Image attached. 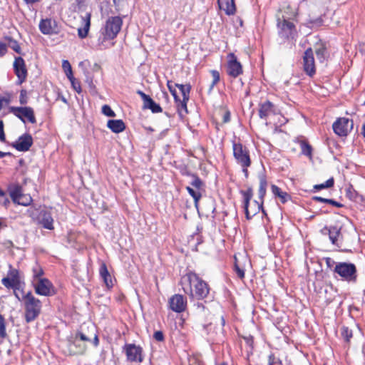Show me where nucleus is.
Listing matches in <instances>:
<instances>
[{"label": "nucleus", "instance_id": "nucleus-22", "mask_svg": "<svg viewBox=\"0 0 365 365\" xmlns=\"http://www.w3.org/2000/svg\"><path fill=\"white\" fill-rule=\"evenodd\" d=\"M37 220L43 228L49 230L54 229L53 219L50 211L45 209L41 210L38 215Z\"/></svg>", "mask_w": 365, "mask_h": 365}, {"label": "nucleus", "instance_id": "nucleus-46", "mask_svg": "<svg viewBox=\"0 0 365 365\" xmlns=\"http://www.w3.org/2000/svg\"><path fill=\"white\" fill-rule=\"evenodd\" d=\"M29 98L27 96V91L25 89H22L20 91L19 103L21 105H26L28 103Z\"/></svg>", "mask_w": 365, "mask_h": 365}, {"label": "nucleus", "instance_id": "nucleus-60", "mask_svg": "<svg viewBox=\"0 0 365 365\" xmlns=\"http://www.w3.org/2000/svg\"><path fill=\"white\" fill-rule=\"evenodd\" d=\"M327 199L328 198H324V197H319V196H313L312 198V200L314 201L320 202H323V203H327Z\"/></svg>", "mask_w": 365, "mask_h": 365}, {"label": "nucleus", "instance_id": "nucleus-59", "mask_svg": "<svg viewBox=\"0 0 365 365\" xmlns=\"http://www.w3.org/2000/svg\"><path fill=\"white\" fill-rule=\"evenodd\" d=\"M230 121V112L227 110L225 112L222 116V122L224 123H229Z\"/></svg>", "mask_w": 365, "mask_h": 365}, {"label": "nucleus", "instance_id": "nucleus-24", "mask_svg": "<svg viewBox=\"0 0 365 365\" xmlns=\"http://www.w3.org/2000/svg\"><path fill=\"white\" fill-rule=\"evenodd\" d=\"M314 50L317 58L320 63L325 62L329 56L325 43L322 41L316 43L314 46Z\"/></svg>", "mask_w": 365, "mask_h": 365}, {"label": "nucleus", "instance_id": "nucleus-58", "mask_svg": "<svg viewBox=\"0 0 365 365\" xmlns=\"http://www.w3.org/2000/svg\"><path fill=\"white\" fill-rule=\"evenodd\" d=\"M8 44L0 42V56H4L7 52Z\"/></svg>", "mask_w": 365, "mask_h": 365}, {"label": "nucleus", "instance_id": "nucleus-40", "mask_svg": "<svg viewBox=\"0 0 365 365\" xmlns=\"http://www.w3.org/2000/svg\"><path fill=\"white\" fill-rule=\"evenodd\" d=\"M307 26L312 29H317L323 24V19L321 17H318L314 19H309L307 23Z\"/></svg>", "mask_w": 365, "mask_h": 365}, {"label": "nucleus", "instance_id": "nucleus-15", "mask_svg": "<svg viewBox=\"0 0 365 365\" xmlns=\"http://www.w3.org/2000/svg\"><path fill=\"white\" fill-rule=\"evenodd\" d=\"M13 66L14 73L18 78L17 84L21 85L26 81L28 73L23 58L21 56L15 57Z\"/></svg>", "mask_w": 365, "mask_h": 365}, {"label": "nucleus", "instance_id": "nucleus-27", "mask_svg": "<svg viewBox=\"0 0 365 365\" xmlns=\"http://www.w3.org/2000/svg\"><path fill=\"white\" fill-rule=\"evenodd\" d=\"M99 273L107 287H112L113 284L112 282L111 276L108 270L106 264L104 262L101 263V264Z\"/></svg>", "mask_w": 365, "mask_h": 365}, {"label": "nucleus", "instance_id": "nucleus-6", "mask_svg": "<svg viewBox=\"0 0 365 365\" xmlns=\"http://www.w3.org/2000/svg\"><path fill=\"white\" fill-rule=\"evenodd\" d=\"M320 232L322 235L328 236L331 243L340 249L343 252H351V250L343 247L341 227L338 225L324 226Z\"/></svg>", "mask_w": 365, "mask_h": 365}, {"label": "nucleus", "instance_id": "nucleus-45", "mask_svg": "<svg viewBox=\"0 0 365 365\" xmlns=\"http://www.w3.org/2000/svg\"><path fill=\"white\" fill-rule=\"evenodd\" d=\"M7 277L9 278L14 279L16 282H20L19 272V270L16 269H12L11 267V269L8 272V276Z\"/></svg>", "mask_w": 365, "mask_h": 365}, {"label": "nucleus", "instance_id": "nucleus-36", "mask_svg": "<svg viewBox=\"0 0 365 365\" xmlns=\"http://www.w3.org/2000/svg\"><path fill=\"white\" fill-rule=\"evenodd\" d=\"M341 334L346 343L349 344L353 336V331L348 327L342 326L341 328Z\"/></svg>", "mask_w": 365, "mask_h": 365}, {"label": "nucleus", "instance_id": "nucleus-57", "mask_svg": "<svg viewBox=\"0 0 365 365\" xmlns=\"http://www.w3.org/2000/svg\"><path fill=\"white\" fill-rule=\"evenodd\" d=\"M324 260H325L327 267H329L330 269H331L334 266L335 267L336 264L337 263L333 259H331L330 257H326L324 259Z\"/></svg>", "mask_w": 365, "mask_h": 365}, {"label": "nucleus", "instance_id": "nucleus-17", "mask_svg": "<svg viewBox=\"0 0 365 365\" xmlns=\"http://www.w3.org/2000/svg\"><path fill=\"white\" fill-rule=\"evenodd\" d=\"M169 307L177 313H181L186 309L187 299L182 294H174L169 299Z\"/></svg>", "mask_w": 365, "mask_h": 365}, {"label": "nucleus", "instance_id": "nucleus-31", "mask_svg": "<svg viewBox=\"0 0 365 365\" xmlns=\"http://www.w3.org/2000/svg\"><path fill=\"white\" fill-rule=\"evenodd\" d=\"M91 14H88L86 19H83V21L85 22V25L83 28H79L78 29V35L79 38H84L88 36L90 25H91Z\"/></svg>", "mask_w": 365, "mask_h": 365}, {"label": "nucleus", "instance_id": "nucleus-38", "mask_svg": "<svg viewBox=\"0 0 365 365\" xmlns=\"http://www.w3.org/2000/svg\"><path fill=\"white\" fill-rule=\"evenodd\" d=\"M334 185V180L333 178H330L325 182L317 184L314 185V191H319L323 189L329 188L333 187Z\"/></svg>", "mask_w": 365, "mask_h": 365}, {"label": "nucleus", "instance_id": "nucleus-62", "mask_svg": "<svg viewBox=\"0 0 365 365\" xmlns=\"http://www.w3.org/2000/svg\"><path fill=\"white\" fill-rule=\"evenodd\" d=\"M13 292H14V296L18 299L19 301H21L22 299V297L21 298L19 294V292H20L21 293V290H23L22 289H21L20 288L19 289H15V288H13Z\"/></svg>", "mask_w": 365, "mask_h": 365}, {"label": "nucleus", "instance_id": "nucleus-34", "mask_svg": "<svg viewBox=\"0 0 365 365\" xmlns=\"http://www.w3.org/2000/svg\"><path fill=\"white\" fill-rule=\"evenodd\" d=\"M6 320L4 315L0 313V339L4 340L8 338L6 332Z\"/></svg>", "mask_w": 365, "mask_h": 365}, {"label": "nucleus", "instance_id": "nucleus-25", "mask_svg": "<svg viewBox=\"0 0 365 365\" xmlns=\"http://www.w3.org/2000/svg\"><path fill=\"white\" fill-rule=\"evenodd\" d=\"M218 5L221 10L227 15H232L236 11L234 0H218Z\"/></svg>", "mask_w": 365, "mask_h": 365}, {"label": "nucleus", "instance_id": "nucleus-63", "mask_svg": "<svg viewBox=\"0 0 365 365\" xmlns=\"http://www.w3.org/2000/svg\"><path fill=\"white\" fill-rule=\"evenodd\" d=\"M3 245L6 248H10V247H12L14 246V244H13V242L11 240H6L5 242H3Z\"/></svg>", "mask_w": 365, "mask_h": 365}, {"label": "nucleus", "instance_id": "nucleus-16", "mask_svg": "<svg viewBox=\"0 0 365 365\" xmlns=\"http://www.w3.org/2000/svg\"><path fill=\"white\" fill-rule=\"evenodd\" d=\"M304 71L309 77H312L316 73L314 53L312 48H307L303 56Z\"/></svg>", "mask_w": 365, "mask_h": 365}, {"label": "nucleus", "instance_id": "nucleus-18", "mask_svg": "<svg viewBox=\"0 0 365 365\" xmlns=\"http://www.w3.org/2000/svg\"><path fill=\"white\" fill-rule=\"evenodd\" d=\"M39 29L45 35L58 34L60 32L57 22L51 19H42L39 23Z\"/></svg>", "mask_w": 365, "mask_h": 365}, {"label": "nucleus", "instance_id": "nucleus-2", "mask_svg": "<svg viewBox=\"0 0 365 365\" xmlns=\"http://www.w3.org/2000/svg\"><path fill=\"white\" fill-rule=\"evenodd\" d=\"M122 25L123 20L120 16L109 17L100 30L98 43H103L106 41L115 38L121 29Z\"/></svg>", "mask_w": 365, "mask_h": 365}, {"label": "nucleus", "instance_id": "nucleus-54", "mask_svg": "<svg viewBox=\"0 0 365 365\" xmlns=\"http://www.w3.org/2000/svg\"><path fill=\"white\" fill-rule=\"evenodd\" d=\"M153 338L157 341H164V334L162 331H156L153 334Z\"/></svg>", "mask_w": 365, "mask_h": 365}, {"label": "nucleus", "instance_id": "nucleus-52", "mask_svg": "<svg viewBox=\"0 0 365 365\" xmlns=\"http://www.w3.org/2000/svg\"><path fill=\"white\" fill-rule=\"evenodd\" d=\"M4 124L2 120H0V141L6 142V135L4 133Z\"/></svg>", "mask_w": 365, "mask_h": 365}, {"label": "nucleus", "instance_id": "nucleus-55", "mask_svg": "<svg viewBox=\"0 0 365 365\" xmlns=\"http://www.w3.org/2000/svg\"><path fill=\"white\" fill-rule=\"evenodd\" d=\"M0 204L5 207H7L8 205L10 204V201H9V198L7 197L5 192H4L2 194V197L0 196Z\"/></svg>", "mask_w": 365, "mask_h": 365}, {"label": "nucleus", "instance_id": "nucleus-47", "mask_svg": "<svg viewBox=\"0 0 365 365\" xmlns=\"http://www.w3.org/2000/svg\"><path fill=\"white\" fill-rule=\"evenodd\" d=\"M74 337L78 339L79 341H81L84 343L86 341H91V338L88 337L86 334L83 333L82 331H77L74 335Z\"/></svg>", "mask_w": 365, "mask_h": 365}, {"label": "nucleus", "instance_id": "nucleus-50", "mask_svg": "<svg viewBox=\"0 0 365 365\" xmlns=\"http://www.w3.org/2000/svg\"><path fill=\"white\" fill-rule=\"evenodd\" d=\"M62 67L66 74L70 73L72 71L71 66L68 60H63Z\"/></svg>", "mask_w": 365, "mask_h": 365}, {"label": "nucleus", "instance_id": "nucleus-4", "mask_svg": "<svg viewBox=\"0 0 365 365\" xmlns=\"http://www.w3.org/2000/svg\"><path fill=\"white\" fill-rule=\"evenodd\" d=\"M240 193L244 198V210L246 218L251 220L262 209L264 202L254 200L251 205L250 204L253 197V190L252 187H249L246 190H240Z\"/></svg>", "mask_w": 365, "mask_h": 365}, {"label": "nucleus", "instance_id": "nucleus-49", "mask_svg": "<svg viewBox=\"0 0 365 365\" xmlns=\"http://www.w3.org/2000/svg\"><path fill=\"white\" fill-rule=\"evenodd\" d=\"M72 88L78 93H81L82 91L81 83L79 81L75 79L71 82Z\"/></svg>", "mask_w": 365, "mask_h": 365}, {"label": "nucleus", "instance_id": "nucleus-56", "mask_svg": "<svg viewBox=\"0 0 365 365\" xmlns=\"http://www.w3.org/2000/svg\"><path fill=\"white\" fill-rule=\"evenodd\" d=\"M327 204H329L333 207H344V205L336 201L334 199H327Z\"/></svg>", "mask_w": 365, "mask_h": 365}, {"label": "nucleus", "instance_id": "nucleus-11", "mask_svg": "<svg viewBox=\"0 0 365 365\" xmlns=\"http://www.w3.org/2000/svg\"><path fill=\"white\" fill-rule=\"evenodd\" d=\"M353 126V120L346 118H339L332 125L334 132L341 137L346 136Z\"/></svg>", "mask_w": 365, "mask_h": 365}, {"label": "nucleus", "instance_id": "nucleus-1", "mask_svg": "<svg viewBox=\"0 0 365 365\" xmlns=\"http://www.w3.org/2000/svg\"><path fill=\"white\" fill-rule=\"evenodd\" d=\"M182 283H187V287H183L184 292L197 299H203L207 297L210 292L209 285L193 272H189L182 278Z\"/></svg>", "mask_w": 365, "mask_h": 365}, {"label": "nucleus", "instance_id": "nucleus-10", "mask_svg": "<svg viewBox=\"0 0 365 365\" xmlns=\"http://www.w3.org/2000/svg\"><path fill=\"white\" fill-rule=\"evenodd\" d=\"M123 350L126 355L128 361L141 363L143 361V348L140 346L135 344H125Z\"/></svg>", "mask_w": 365, "mask_h": 365}, {"label": "nucleus", "instance_id": "nucleus-23", "mask_svg": "<svg viewBox=\"0 0 365 365\" xmlns=\"http://www.w3.org/2000/svg\"><path fill=\"white\" fill-rule=\"evenodd\" d=\"M259 116L261 119L266 120L271 113H274V105L269 101L259 103Z\"/></svg>", "mask_w": 365, "mask_h": 365}, {"label": "nucleus", "instance_id": "nucleus-32", "mask_svg": "<svg viewBox=\"0 0 365 365\" xmlns=\"http://www.w3.org/2000/svg\"><path fill=\"white\" fill-rule=\"evenodd\" d=\"M1 283L7 289H19L21 287L20 282H16L13 279L9 278L8 277H4L1 279Z\"/></svg>", "mask_w": 365, "mask_h": 365}, {"label": "nucleus", "instance_id": "nucleus-39", "mask_svg": "<svg viewBox=\"0 0 365 365\" xmlns=\"http://www.w3.org/2000/svg\"><path fill=\"white\" fill-rule=\"evenodd\" d=\"M188 175L192 178V180L190 182V185L195 187L197 190H200L203 186V182L202 180L195 174L187 173Z\"/></svg>", "mask_w": 365, "mask_h": 365}, {"label": "nucleus", "instance_id": "nucleus-35", "mask_svg": "<svg viewBox=\"0 0 365 365\" xmlns=\"http://www.w3.org/2000/svg\"><path fill=\"white\" fill-rule=\"evenodd\" d=\"M5 39L7 41V44L9 48L14 50L19 54H23L21 53V48L17 41L14 40L11 37L6 36Z\"/></svg>", "mask_w": 365, "mask_h": 365}, {"label": "nucleus", "instance_id": "nucleus-28", "mask_svg": "<svg viewBox=\"0 0 365 365\" xmlns=\"http://www.w3.org/2000/svg\"><path fill=\"white\" fill-rule=\"evenodd\" d=\"M346 197L350 200L357 203L362 202L364 200V197L359 195L351 185L346 188Z\"/></svg>", "mask_w": 365, "mask_h": 365}, {"label": "nucleus", "instance_id": "nucleus-42", "mask_svg": "<svg viewBox=\"0 0 365 365\" xmlns=\"http://www.w3.org/2000/svg\"><path fill=\"white\" fill-rule=\"evenodd\" d=\"M167 86L168 88L169 91L170 92V93L173 96L175 101L178 102V100H179V96H178V95L177 93V91L175 90V87L176 86H175V85L174 86L173 85V82L171 81H168Z\"/></svg>", "mask_w": 365, "mask_h": 365}, {"label": "nucleus", "instance_id": "nucleus-43", "mask_svg": "<svg viewBox=\"0 0 365 365\" xmlns=\"http://www.w3.org/2000/svg\"><path fill=\"white\" fill-rule=\"evenodd\" d=\"M32 272H33V276L36 279H40V277H41L44 274L43 269L38 264H36L32 268Z\"/></svg>", "mask_w": 365, "mask_h": 365}, {"label": "nucleus", "instance_id": "nucleus-30", "mask_svg": "<svg viewBox=\"0 0 365 365\" xmlns=\"http://www.w3.org/2000/svg\"><path fill=\"white\" fill-rule=\"evenodd\" d=\"M271 189L274 195L278 197L282 203H285L291 199L290 195L287 192L282 191L278 186L272 185Z\"/></svg>", "mask_w": 365, "mask_h": 365}, {"label": "nucleus", "instance_id": "nucleus-7", "mask_svg": "<svg viewBox=\"0 0 365 365\" xmlns=\"http://www.w3.org/2000/svg\"><path fill=\"white\" fill-rule=\"evenodd\" d=\"M278 35L284 41L289 38L293 39L297 34L294 24L284 16L282 19H277Z\"/></svg>", "mask_w": 365, "mask_h": 365}, {"label": "nucleus", "instance_id": "nucleus-29", "mask_svg": "<svg viewBox=\"0 0 365 365\" xmlns=\"http://www.w3.org/2000/svg\"><path fill=\"white\" fill-rule=\"evenodd\" d=\"M259 187L258 190L259 199L260 201L264 202V198L266 195L267 180L265 174L261 173L259 175Z\"/></svg>", "mask_w": 365, "mask_h": 365}, {"label": "nucleus", "instance_id": "nucleus-44", "mask_svg": "<svg viewBox=\"0 0 365 365\" xmlns=\"http://www.w3.org/2000/svg\"><path fill=\"white\" fill-rule=\"evenodd\" d=\"M102 113L108 117H115L116 115L115 113L108 105H104L102 106Z\"/></svg>", "mask_w": 365, "mask_h": 365}, {"label": "nucleus", "instance_id": "nucleus-21", "mask_svg": "<svg viewBox=\"0 0 365 365\" xmlns=\"http://www.w3.org/2000/svg\"><path fill=\"white\" fill-rule=\"evenodd\" d=\"M137 94L140 96L141 99L143 101L144 109H149L153 113H158L162 112V108L160 106L155 103L153 98H150V96L145 94L143 91L138 90L137 91Z\"/></svg>", "mask_w": 365, "mask_h": 365}, {"label": "nucleus", "instance_id": "nucleus-26", "mask_svg": "<svg viewBox=\"0 0 365 365\" xmlns=\"http://www.w3.org/2000/svg\"><path fill=\"white\" fill-rule=\"evenodd\" d=\"M107 127L113 133H119L125 129V123L120 120H108Z\"/></svg>", "mask_w": 365, "mask_h": 365}, {"label": "nucleus", "instance_id": "nucleus-51", "mask_svg": "<svg viewBox=\"0 0 365 365\" xmlns=\"http://www.w3.org/2000/svg\"><path fill=\"white\" fill-rule=\"evenodd\" d=\"M234 269L236 272L238 277L240 279H243L245 277V271L243 269L240 268L237 264H235Z\"/></svg>", "mask_w": 365, "mask_h": 365}, {"label": "nucleus", "instance_id": "nucleus-3", "mask_svg": "<svg viewBox=\"0 0 365 365\" xmlns=\"http://www.w3.org/2000/svg\"><path fill=\"white\" fill-rule=\"evenodd\" d=\"M22 300L25 308V320L27 323L34 321L40 314L41 309V302L36 298L31 293H24L21 290Z\"/></svg>", "mask_w": 365, "mask_h": 365}, {"label": "nucleus", "instance_id": "nucleus-53", "mask_svg": "<svg viewBox=\"0 0 365 365\" xmlns=\"http://www.w3.org/2000/svg\"><path fill=\"white\" fill-rule=\"evenodd\" d=\"M210 73L213 78L212 82L217 83L220 80V73L217 70H211Z\"/></svg>", "mask_w": 365, "mask_h": 365}, {"label": "nucleus", "instance_id": "nucleus-20", "mask_svg": "<svg viewBox=\"0 0 365 365\" xmlns=\"http://www.w3.org/2000/svg\"><path fill=\"white\" fill-rule=\"evenodd\" d=\"M229 57L227 73L230 76L237 78L242 73V64L237 61L234 53H230Z\"/></svg>", "mask_w": 365, "mask_h": 365}, {"label": "nucleus", "instance_id": "nucleus-48", "mask_svg": "<svg viewBox=\"0 0 365 365\" xmlns=\"http://www.w3.org/2000/svg\"><path fill=\"white\" fill-rule=\"evenodd\" d=\"M189 100H185V98H183L181 100L180 98H179V100L178 102H176L178 103V109H182L184 110L186 113H187V103Z\"/></svg>", "mask_w": 365, "mask_h": 365}, {"label": "nucleus", "instance_id": "nucleus-9", "mask_svg": "<svg viewBox=\"0 0 365 365\" xmlns=\"http://www.w3.org/2000/svg\"><path fill=\"white\" fill-rule=\"evenodd\" d=\"M9 110L11 113L14 114L16 118L21 120L23 123H26L25 118L32 124L36 123V119L34 114V110L29 106H10Z\"/></svg>", "mask_w": 365, "mask_h": 365}, {"label": "nucleus", "instance_id": "nucleus-13", "mask_svg": "<svg viewBox=\"0 0 365 365\" xmlns=\"http://www.w3.org/2000/svg\"><path fill=\"white\" fill-rule=\"evenodd\" d=\"M35 292L38 295L49 297L55 294L53 284L46 278H40L34 284Z\"/></svg>", "mask_w": 365, "mask_h": 365}, {"label": "nucleus", "instance_id": "nucleus-37", "mask_svg": "<svg viewBox=\"0 0 365 365\" xmlns=\"http://www.w3.org/2000/svg\"><path fill=\"white\" fill-rule=\"evenodd\" d=\"M186 190L188 192V193L192 196V197L194 200L195 206L196 208L198 207V202L200 200L202 195L198 190H195L193 188L190 187V186L186 187Z\"/></svg>", "mask_w": 365, "mask_h": 365}, {"label": "nucleus", "instance_id": "nucleus-19", "mask_svg": "<svg viewBox=\"0 0 365 365\" xmlns=\"http://www.w3.org/2000/svg\"><path fill=\"white\" fill-rule=\"evenodd\" d=\"M68 348L71 354L81 355L86 352L87 346L86 343L71 336L68 340Z\"/></svg>", "mask_w": 365, "mask_h": 365}, {"label": "nucleus", "instance_id": "nucleus-41", "mask_svg": "<svg viewBox=\"0 0 365 365\" xmlns=\"http://www.w3.org/2000/svg\"><path fill=\"white\" fill-rule=\"evenodd\" d=\"M302 153L306 156L311 157L312 153V148L307 142L302 140L300 143Z\"/></svg>", "mask_w": 365, "mask_h": 365}, {"label": "nucleus", "instance_id": "nucleus-64", "mask_svg": "<svg viewBox=\"0 0 365 365\" xmlns=\"http://www.w3.org/2000/svg\"><path fill=\"white\" fill-rule=\"evenodd\" d=\"M93 344L94 345V346L97 347L99 344V339H98V336L96 334H94V338H93Z\"/></svg>", "mask_w": 365, "mask_h": 365}, {"label": "nucleus", "instance_id": "nucleus-8", "mask_svg": "<svg viewBox=\"0 0 365 365\" xmlns=\"http://www.w3.org/2000/svg\"><path fill=\"white\" fill-rule=\"evenodd\" d=\"M233 155L237 163L241 167H250L251 165V159L250 151L246 146L240 143L233 142L232 144Z\"/></svg>", "mask_w": 365, "mask_h": 365}, {"label": "nucleus", "instance_id": "nucleus-33", "mask_svg": "<svg viewBox=\"0 0 365 365\" xmlns=\"http://www.w3.org/2000/svg\"><path fill=\"white\" fill-rule=\"evenodd\" d=\"M175 86L180 89L183 98H185V100L190 99V93L191 91V85L190 83L185 85L175 83Z\"/></svg>", "mask_w": 365, "mask_h": 365}, {"label": "nucleus", "instance_id": "nucleus-5", "mask_svg": "<svg viewBox=\"0 0 365 365\" xmlns=\"http://www.w3.org/2000/svg\"><path fill=\"white\" fill-rule=\"evenodd\" d=\"M333 272L337 274L341 279L348 282L356 283L357 281V269L351 262H340L336 264Z\"/></svg>", "mask_w": 365, "mask_h": 365}, {"label": "nucleus", "instance_id": "nucleus-14", "mask_svg": "<svg viewBox=\"0 0 365 365\" xmlns=\"http://www.w3.org/2000/svg\"><path fill=\"white\" fill-rule=\"evenodd\" d=\"M34 143L33 138L31 134L26 133L18 138V139L10 144V145L19 152H26L29 150Z\"/></svg>", "mask_w": 365, "mask_h": 365}, {"label": "nucleus", "instance_id": "nucleus-12", "mask_svg": "<svg viewBox=\"0 0 365 365\" xmlns=\"http://www.w3.org/2000/svg\"><path fill=\"white\" fill-rule=\"evenodd\" d=\"M10 197L14 203L27 206L31 202V198H26V201H21L24 197L22 187L19 184H11L8 186Z\"/></svg>", "mask_w": 365, "mask_h": 365}, {"label": "nucleus", "instance_id": "nucleus-61", "mask_svg": "<svg viewBox=\"0 0 365 365\" xmlns=\"http://www.w3.org/2000/svg\"><path fill=\"white\" fill-rule=\"evenodd\" d=\"M276 363V358L274 354H270L268 356V365H274Z\"/></svg>", "mask_w": 365, "mask_h": 365}]
</instances>
